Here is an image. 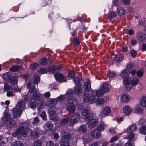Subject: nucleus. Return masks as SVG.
Masks as SVG:
<instances>
[{"instance_id": "nucleus-1", "label": "nucleus", "mask_w": 146, "mask_h": 146, "mask_svg": "<svg viewBox=\"0 0 146 146\" xmlns=\"http://www.w3.org/2000/svg\"><path fill=\"white\" fill-rule=\"evenodd\" d=\"M82 113L85 119L88 121L87 125L90 128H92L96 126L98 124L97 120L94 119L93 114L90 113L88 109L84 110Z\"/></svg>"}, {"instance_id": "nucleus-2", "label": "nucleus", "mask_w": 146, "mask_h": 146, "mask_svg": "<svg viewBox=\"0 0 146 146\" xmlns=\"http://www.w3.org/2000/svg\"><path fill=\"white\" fill-rule=\"evenodd\" d=\"M61 134L62 140L60 142L61 146H69L71 134L66 131H62Z\"/></svg>"}, {"instance_id": "nucleus-3", "label": "nucleus", "mask_w": 146, "mask_h": 146, "mask_svg": "<svg viewBox=\"0 0 146 146\" xmlns=\"http://www.w3.org/2000/svg\"><path fill=\"white\" fill-rule=\"evenodd\" d=\"M91 88V84L89 81L86 82L84 83V88L85 90L84 92V94L82 97L83 101L85 102L88 101V97L91 94L93 90H89Z\"/></svg>"}, {"instance_id": "nucleus-4", "label": "nucleus", "mask_w": 146, "mask_h": 146, "mask_svg": "<svg viewBox=\"0 0 146 146\" xmlns=\"http://www.w3.org/2000/svg\"><path fill=\"white\" fill-rule=\"evenodd\" d=\"M105 93L100 89L96 91L93 90L91 94L88 98V100L89 101H87V103L89 102L90 103H94L95 101L96 100V97L102 96Z\"/></svg>"}, {"instance_id": "nucleus-5", "label": "nucleus", "mask_w": 146, "mask_h": 146, "mask_svg": "<svg viewBox=\"0 0 146 146\" xmlns=\"http://www.w3.org/2000/svg\"><path fill=\"white\" fill-rule=\"evenodd\" d=\"M11 115L8 113H5L2 118V120L5 122L6 127L8 129L13 127L14 126L15 122L11 119Z\"/></svg>"}, {"instance_id": "nucleus-6", "label": "nucleus", "mask_w": 146, "mask_h": 146, "mask_svg": "<svg viewBox=\"0 0 146 146\" xmlns=\"http://www.w3.org/2000/svg\"><path fill=\"white\" fill-rule=\"evenodd\" d=\"M80 118V114L77 112H76L72 116L70 117L69 125L72 126H74L75 124H76L78 122Z\"/></svg>"}, {"instance_id": "nucleus-7", "label": "nucleus", "mask_w": 146, "mask_h": 146, "mask_svg": "<svg viewBox=\"0 0 146 146\" xmlns=\"http://www.w3.org/2000/svg\"><path fill=\"white\" fill-rule=\"evenodd\" d=\"M136 37L140 43L146 42V34L143 32L139 31L137 32Z\"/></svg>"}, {"instance_id": "nucleus-8", "label": "nucleus", "mask_w": 146, "mask_h": 146, "mask_svg": "<svg viewBox=\"0 0 146 146\" xmlns=\"http://www.w3.org/2000/svg\"><path fill=\"white\" fill-rule=\"evenodd\" d=\"M62 68L61 65L59 66L56 65H54L49 66L48 68V71L52 73H54L56 72L59 71L60 69Z\"/></svg>"}, {"instance_id": "nucleus-9", "label": "nucleus", "mask_w": 146, "mask_h": 146, "mask_svg": "<svg viewBox=\"0 0 146 146\" xmlns=\"http://www.w3.org/2000/svg\"><path fill=\"white\" fill-rule=\"evenodd\" d=\"M55 78L56 80L59 82H66L67 80L63 75L60 73H58L54 75Z\"/></svg>"}, {"instance_id": "nucleus-10", "label": "nucleus", "mask_w": 146, "mask_h": 146, "mask_svg": "<svg viewBox=\"0 0 146 146\" xmlns=\"http://www.w3.org/2000/svg\"><path fill=\"white\" fill-rule=\"evenodd\" d=\"M123 82L125 85V90L129 91L131 90L133 88V86H130L131 85V79L130 78L128 77L124 78Z\"/></svg>"}, {"instance_id": "nucleus-11", "label": "nucleus", "mask_w": 146, "mask_h": 146, "mask_svg": "<svg viewBox=\"0 0 146 146\" xmlns=\"http://www.w3.org/2000/svg\"><path fill=\"white\" fill-rule=\"evenodd\" d=\"M40 129L38 128H35L32 131L31 133V137L33 139H36L38 138L39 135Z\"/></svg>"}, {"instance_id": "nucleus-12", "label": "nucleus", "mask_w": 146, "mask_h": 146, "mask_svg": "<svg viewBox=\"0 0 146 146\" xmlns=\"http://www.w3.org/2000/svg\"><path fill=\"white\" fill-rule=\"evenodd\" d=\"M13 113L14 118L19 117L21 116L22 111L21 109L18 108H14L13 109Z\"/></svg>"}, {"instance_id": "nucleus-13", "label": "nucleus", "mask_w": 146, "mask_h": 146, "mask_svg": "<svg viewBox=\"0 0 146 146\" xmlns=\"http://www.w3.org/2000/svg\"><path fill=\"white\" fill-rule=\"evenodd\" d=\"M80 43L79 37H74L71 41V44L73 46H78Z\"/></svg>"}, {"instance_id": "nucleus-14", "label": "nucleus", "mask_w": 146, "mask_h": 146, "mask_svg": "<svg viewBox=\"0 0 146 146\" xmlns=\"http://www.w3.org/2000/svg\"><path fill=\"white\" fill-rule=\"evenodd\" d=\"M27 87L30 93H32L33 94L37 92L35 85L34 84L32 86V83L31 82H28L27 84Z\"/></svg>"}, {"instance_id": "nucleus-15", "label": "nucleus", "mask_w": 146, "mask_h": 146, "mask_svg": "<svg viewBox=\"0 0 146 146\" xmlns=\"http://www.w3.org/2000/svg\"><path fill=\"white\" fill-rule=\"evenodd\" d=\"M91 135L92 138L97 139L101 137V134L98 130L96 129L92 131Z\"/></svg>"}, {"instance_id": "nucleus-16", "label": "nucleus", "mask_w": 146, "mask_h": 146, "mask_svg": "<svg viewBox=\"0 0 146 146\" xmlns=\"http://www.w3.org/2000/svg\"><path fill=\"white\" fill-rule=\"evenodd\" d=\"M100 89L102 90L104 92L107 93L110 91V88L108 83H103L101 84Z\"/></svg>"}, {"instance_id": "nucleus-17", "label": "nucleus", "mask_w": 146, "mask_h": 146, "mask_svg": "<svg viewBox=\"0 0 146 146\" xmlns=\"http://www.w3.org/2000/svg\"><path fill=\"white\" fill-rule=\"evenodd\" d=\"M73 80L76 86H81L82 85V83H83V80L82 78H80L74 77Z\"/></svg>"}, {"instance_id": "nucleus-18", "label": "nucleus", "mask_w": 146, "mask_h": 146, "mask_svg": "<svg viewBox=\"0 0 146 146\" xmlns=\"http://www.w3.org/2000/svg\"><path fill=\"white\" fill-rule=\"evenodd\" d=\"M114 58L117 62H121L124 60V56L121 53H117L114 55Z\"/></svg>"}, {"instance_id": "nucleus-19", "label": "nucleus", "mask_w": 146, "mask_h": 146, "mask_svg": "<svg viewBox=\"0 0 146 146\" xmlns=\"http://www.w3.org/2000/svg\"><path fill=\"white\" fill-rule=\"evenodd\" d=\"M22 69V67L21 66L19 65H15L12 66L10 68L9 70L11 72H15Z\"/></svg>"}, {"instance_id": "nucleus-20", "label": "nucleus", "mask_w": 146, "mask_h": 146, "mask_svg": "<svg viewBox=\"0 0 146 146\" xmlns=\"http://www.w3.org/2000/svg\"><path fill=\"white\" fill-rule=\"evenodd\" d=\"M37 104V102L34 99H33L32 98L29 99L28 105L32 109H33L36 107Z\"/></svg>"}, {"instance_id": "nucleus-21", "label": "nucleus", "mask_w": 146, "mask_h": 146, "mask_svg": "<svg viewBox=\"0 0 146 146\" xmlns=\"http://www.w3.org/2000/svg\"><path fill=\"white\" fill-rule=\"evenodd\" d=\"M66 109L69 113L73 114L75 111L76 107L74 104H70L68 106Z\"/></svg>"}, {"instance_id": "nucleus-22", "label": "nucleus", "mask_w": 146, "mask_h": 146, "mask_svg": "<svg viewBox=\"0 0 146 146\" xmlns=\"http://www.w3.org/2000/svg\"><path fill=\"white\" fill-rule=\"evenodd\" d=\"M91 138L89 134H86L83 136L82 138L84 144H88L91 140Z\"/></svg>"}, {"instance_id": "nucleus-23", "label": "nucleus", "mask_w": 146, "mask_h": 146, "mask_svg": "<svg viewBox=\"0 0 146 146\" xmlns=\"http://www.w3.org/2000/svg\"><path fill=\"white\" fill-rule=\"evenodd\" d=\"M129 71L124 69L122 71L121 74V76L122 78H124L129 77Z\"/></svg>"}, {"instance_id": "nucleus-24", "label": "nucleus", "mask_w": 146, "mask_h": 146, "mask_svg": "<svg viewBox=\"0 0 146 146\" xmlns=\"http://www.w3.org/2000/svg\"><path fill=\"white\" fill-rule=\"evenodd\" d=\"M74 90V93L77 95H79L82 92V89L80 86H75Z\"/></svg>"}, {"instance_id": "nucleus-25", "label": "nucleus", "mask_w": 146, "mask_h": 146, "mask_svg": "<svg viewBox=\"0 0 146 146\" xmlns=\"http://www.w3.org/2000/svg\"><path fill=\"white\" fill-rule=\"evenodd\" d=\"M129 96L126 94H123L121 97V99L124 102H127L129 100Z\"/></svg>"}, {"instance_id": "nucleus-26", "label": "nucleus", "mask_w": 146, "mask_h": 146, "mask_svg": "<svg viewBox=\"0 0 146 146\" xmlns=\"http://www.w3.org/2000/svg\"><path fill=\"white\" fill-rule=\"evenodd\" d=\"M40 78L38 75L35 74L33 77V81L35 84H37L40 82Z\"/></svg>"}, {"instance_id": "nucleus-27", "label": "nucleus", "mask_w": 146, "mask_h": 146, "mask_svg": "<svg viewBox=\"0 0 146 146\" xmlns=\"http://www.w3.org/2000/svg\"><path fill=\"white\" fill-rule=\"evenodd\" d=\"M104 124V122H102L99 123L96 127V129L100 132L103 131L105 129Z\"/></svg>"}, {"instance_id": "nucleus-28", "label": "nucleus", "mask_w": 146, "mask_h": 146, "mask_svg": "<svg viewBox=\"0 0 146 146\" xmlns=\"http://www.w3.org/2000/svg\"><path fill=\"white\" fill-rule=\"evenodd\" d=\"M131 109L127 106H125L123 109V112L125 114H128L131 113Z\"/></svg>"}, {"instance_id": "nucleus-29", "label": "nucleus", "mask_w": 146, "mask_h": 146, "mask_svg": "<svg viewBox=\"0 0 146 146\" xmlns=\"http://www.w3.org/2000/svg\"><path fill=\"white\" fill-rule=\"evenodd\" d=\"M78 131L82 133H85L87 131V128L85 125H81L78 129Z\"/></svg>"}, {"instance_id": "nucleus-30", "label": "nucleus", "mask_w": 146, "mask_h": 146, "mask_svg": "<svg viewBox=\"0 0 146 146\" xmlns=\"http://www.w3.org/2000/svg\"><path fill=\"white\" fill-rule=\"evenodd\" d=\"M117 13L119 16H121L125 13L124 9L122 7H119L117 9Z\"/></svg>"}, {"instance_id": "nucleus-31", "label": "nucleus", "mask_w": 146, "mask_h": 146, "mask_svg": "<svg viewBox=\"0 0 146 146\" xmlns=\"http://www.w3.org/2000/svg\"><path fill=\"white\" fill-rule=\"evenodd\" d=\"M111 111V109L110 107H106L103 110L102 114L104 115H108L110 113Z\"/></svg>"}, {"instance_id": "nucleus-32", "label": "nucleus", "mask_w": 146, "mask_h": 146, "mask_svg": "<svg viewBox=\"0 0 146 146\" xmlns=\"http://www.w3.org/2000/svg\"><path fill=\"white\" fill-rule=\"evenodd\" d=\"M53 126V125L52 122L50 121L46 123L44 127L46 130H49L52 129Z\"/></svg>"}, {"instance_id": "nucleus-33", "label": "nucleus", "mask_w": 146, "mask_h": 146, "mask_svg": "<svg viewBox=\"0 0 146 146\" xmlns=\"http://www.w3.org/2000/svg\"><path fill=\"white\" fill-rule=\"evenodd\" d=\"M5 14L3 13L0 14V23H2L7 21Z\"/></svg>"}, {"instance_id": "nucleus-34", "label": "nucleus", "mask_w": 146, "mask_h": 146, "mask_svg": "<svg viewBox=\"0 0 146 146\" xmlns=\"http://www.w3.org/2000/svg\"><path fill=\"white\" fill-rule=\"evenodd\" d=\"M23 127H21V126H20L18 129L16 130L15 132L13 133V136L14 137L17 136L20 133H21V131L23 130Z\"/></svg>"}, {"instance_id": "nucleus-35", "label": "nucleus", "mask_w": 146, "mask_h": 146, "mask_svg": "<svg viewBox=\"0 0 146 146\" xmlns=\"http://www.w3.org/2000/svg\"><path fill=\"white\" fill-rule=\"evenodd\" d=\"M18 78L16 76H13L11 77L10 81V83L13 84H15L17 83V81Z\"/></svg>"}, {"instance_id": "nucleus-36", "label": "nucleus", "mask_w": 146, "mask_h": 146, "mask_svg": "<svg viewBox=\"0 0 146 146\" xmlns=\"http://www.w3.org/2000/svg\"><path fill=\"white\" fill-rule=\"evenodd\" d=\"M3 79L5 81H7L10 80L11 77L9 72L5 73L3 76Z\"/></svg>"}, {"instance_id": "nucleus-37", "label": "nucleus", "mask_w": 146, "mask_h": 146, "mask_svg": "<svg viewBox=\"0 0 146 146\" xmlns=\"http://www.w3.org/2000/svg\"><path fill=\"white\" fill-rule=\"evenodd\" d=\"M56 110L54 107H53L50 109L49 113L52 117H54L56 112Z\"/></svg>"}, {"instance_id": "nucleus-38", "label": "nucleus", "mask_w": 146, "mask_h": 146, "mask_svg": "<svg viewBox=\"0 0 146 146\" xmlns=\"http://www.w3.org/2000/svg\"><path fill=\"white\" fill-rule=\"evenodd\" d=\"M105 100L103 98H98V97H96V100L95 101L97 104H102L104 103Z\"/></svg>"}, {"instance_id": "nucleus-39", "label": "nucleus", "mask_w": 146, "mask_h": 146, "mask_svg": "<svg viewBox=\"0 0 146 146\" xmlns=\"http://www.w3.org/2000/svg\"><path fill=\"white\" fill-rule=\"evenodd\" d=\"M136 129L135 125L133 124L130 126L127 129V131L129 133H131L135 131Z\"/></svg>"}, {"instance_id": "nucleus-40", "label": "nucleus", "mask_w": 146, "mask_h": 146, "mask_svg": "<svg viewBox=\"0 0 146 146\" xmlns=\"http://www.w3.org/2000/svg\"><path fill=\"white\" fill-rule=\"evenodd\" d=\"M139 82V80L138 78H133L131 80V85L132 86H136L138 82Z\"/></svg>"}, {"instance_id": "nucleus-41", "label": "nucleus", "mask_w": 146, "mask_h": 146, "mask_svg": "<svg viewBox=\"0 0 146 146\" xmlns=\"http://www.w3.org/2000/svg\"><path fill=\"white\" fill-rule=\"evenodd\" d=\"M18 108L22 110L24 108L25 105V103L23 101L21 100L18 103Z\"/></svg>"}, {"instance_id": "nucleus-42", "label": "nucleus", "mask_w": 146, "mask_h": 146, "mask_svg": "<svg viewBox=\"0 0 146 146\" xmlns=\"http://www.w3.org/2000/svg\"><path fill=\"white\" fill-rule=\"evenodd\" d=\"M39 64L36 62H35L31 64L30 65L31 68L32 70H33L37 69L39 68Z\"/></svg>"}, {"instance_id": "nucleus-43", "label": "nucleus", "mask_w": 146, "mask_h": 146, "mask_svg": "<svg viewBox=\"0 0 146 146\" xmlns=\"http://www.w3.org/2000/svg\"><path fill=\"white\" fill-rule=\"evenodd\" d=\"M70 117H68L67 118L64 119L61 122L62 125H65L70 121Z\"/></svg>"}, {"instance_id": "nucleus-44", "label": "nucleus", "mask_w": 146, "mask_h": 146, "mask_svg": "<svg viewBox=\"0 0 146 146\" xmlns=\"http://www.w3.org/2000/svg\"><path fill=\"white\" fill-rule=\"evenodd\" d=\"M47 58L45 57H44L39 61V63L42 66L46 65L47 64Z\"/></svg>"}, {"instance_id": "nucleus-45", "label": "nucleus", "mask_w": 146, "mask_h": 146, "mask_svg": "<svg viewBox=\"0 0 146 146\" xmlns=\"http://www.w3.org/2000/svg\"><path fill=\"white\" fill-rule=\"evenodd\" d=\"M130 54L132 58H135L137 54V52L133 49H132L130 51Z\"/></svg>"}, {"instance_id": "nucleus-46", "label": "nucleus", "mask_w": 146, "mask_h": 146, "mask_svg": "<svg viewBox=\"0 0 146 146\" xmlns=\"http://www.w3.org/2000/svg\"><path fill=\"white\" fill-rule=\"evenodd\" d=\"M142 106L141 105H138L137 107L135 108V111H136L137 113H141L143 111V109Z\"/></svg>"}, {"instance_id": "nucleus-47", "label": "nucleus", "mask_w": 146, "mask_h": 146, "mask_svg": "<svg viewBox=\"0 0 146 146\" xmlns=\"http://www.w3.org/2000/svg\"><path fill=\"white\" fill-rule=\"evenodd\" d=\"M48 71V69L44 68H40L38 70V72L39 74L46 73Z\"/></svg>"}, {"instance_id": "nucleus-48", "label": "nucleus", "mask_w": 146, "mask_h": 146, "mask_svg": "<svg viewBox=\"0 0 146 146\" xmlns=\"http://www.w3.org/2000/svg\"><path fill=\"white\" fill-rule=\"evenodd\" d=\"M141 105L143 107H145L146 106V97H142L140 102Z\"/></svg>"}, {"instance_id": "nucleus-49", "label": "nucleus", "mask_w": 146, "mask_h": 146, "mask_svg": "<svg viewBox=\"0 0 146 146\" xmlns=\"http://www.w3.org/2000/svg\"><path fill=\"white\" fill-rule=\"evenodd\" d=\"M33 98V99H34L35 101H39L41 99L40 96L37 93H33L32 95Z\"/></svg>"}, {"instance_id": "nucleus-50", "label": "nucleus", "mask_w": 146, "mask_h": 146, "mask_svg": "<svg viewBox=\"0 0 146 146\" xmlns=\"http://www.w3.org/2000/svg\"><path fill=\"white\" fill-rule=\"evenodd\" d=\"M12 146H24L23 143L19 141H16L13 143Z\"/></svg>"}, {"instance_id": "nucleus-51", "label": "nucleus", "mask_w": 146, "mask_h": 146, "mask_svg": "<svg viewBox=\"0 0 146 146\" xmlns=\"http://www.w3.org/2000/svg\"><path fill=\"white\" fill-rule=\"evenodd\" d=\"M74 95V92L73 91H69L66 95V97L67 99L72 98Z\"/></svg>"}, {"instance_id": "nucleus-52", "label": "nucleus", "mask_w": 146, "mask_h": 146, "mask_svg": "<svg viewBox=\"0 0 146 146\" xmlns=\"http://www.w3.org/2000/svg\"><path fill=\"white\" fill-rule=\"evenodd\" d=\"M116 16V14L115 12H112L109 14L108 18L109 20H111L112 19H114Z\"/></svg>"}, {"instance_id": "nucleus-53", "label": "nucleus", "mask_w": 146, "mask_h": 146, "mask_svg": "<svg viewBox=\"0 0 146 146\" xmlns=\"http://www.w3.org/2000/svg\"><path fill=\"white\" fill-rule=\"evenodd\" d=\"M109 77L111 78H115L117 76L116 73L115 71H110L107 75Z\"/></svg>"}, {"instance_id": "nucleus-54", "label": "nucleus", "mask_w": 146, "mask_h": 146, "mask_svg": "<svg viewBox=\"0 0 146 146\" xmlns=\"http://www.w3.org/2000/svg\"><path fill=\"white\" fill-rule=\"evenodd\" d=\"M140 132L143 135L146 134V126H142L140 129Z\"/></svg>"}, {"instance_id": "nucleus-55", "label": "nucleus", "mask_w": 146, "mask_h": 146, "mask_svg": "<svg viewBox=\"0 0 146 146\" xmlns=\"http://www.w3.org/2000/svg\"><path fill=\"white\" fill-rule=\"evenodd\" d=\"M21 127H23V130L21 131V134L23 136L26 137L27 134V131L26 130V128L25 127V126L23 125H22Z\"/></svg>"}, {"instance_id": "nucleus-56", "label": "nucleus", "mask_w": 146, "mask_h": 146, "mask_svg": "<svg viewBox=\"0 0 146 146\" xmlns=\"http://www.w3.org/2000/svg\"><path fill=\"white\" fill-rule=\"evenodd\" d=\"M137 75L138 77L141 78L142 77L143 74V70L142 69H139L137 71Z\"/></svg>"}, {"instance_id": "nucleus-57", "label": "nucleus", "mask_w": 146, "mask_h": 146, "mask_svg": "<svg viewBox=\"0 0 146 146\" xmlns=\"http://www.w3.org/2000/svg\"><path fill=\"white\" fill-rule=\"evenodd\" d=\"M133 66L134 64L133 63L131 62H129L127 64L126 67V68L127 70H129L133 68Z\"/></svg>"}, {"instance_id": "nucleus-58", "label": "nucleus", "mask_w": 146, "mask_h": 146, "mask_svg": "<svg viewBox=\"0 0 146 146\" xmlns=\"http://www.w3.org/2000/svg\"><path fill=\"white\" fill-rule=\"evenodd\" d=\"M76 75L75 72L72 70H70L68 74V77L69 78H73Z\"/></svg>"}, {"instance_id": "nucleus-59", "label": "nucleus", "mask_w": 146, "mask_h": 146, "mask_svg": "<svg viewBox=\"0 0 146 146\" xmlns=\"http://www.w3.org/2000/svg\"><path fill=\"white\" fill-rule=\"evenodd\" d=\"M42 142L40 140L35 141L33 143V146H41Z\"/></svg>"}, {"instance_id": "nucleus-60", "label": "nucleus", "mask_w": 146, "mask_h": 146, "mask_svg": "<svg viewBox=\"0 0 146 146\" xmlns=\"http://www.w3.org/2000/svg\"><path fill=\"white\" fill-rule=\"evenodd\" d=\"M51 106L54 107L56 106L57 104V101L55 99H52L50 100Z\"/></svg>"}, {"instance_id": "nucleus-61", "label": "nucleus", "mask_w": 146, "mask_h": 146, "mask_svg": "<svg viewBox=\"0 0 146 146\" xmlns=\"http://www.w3.org/2000/svg\"><path fill=\"white\" fill-rule=\"evenodd\" d=\"M134 138V135L133 133H131L129 134L127 137V139L128 141H133Z\"/></svg>"}, {"instance_id": "nucleus-62", "label": "nucleus", "mask_w": 146, "mask_h": 146, "mask_svg": "<svg viewBox=\"0 0 146 146\" xmlns=\"http://www.w3.org/2000/svg\"><path fill=\"white\" fill-rule=\"evenodd\" d=\"M11 88V87L7 83H6L4 84V89L5 91L10 90Z\"/></svg>"}, {"instance_id": "nucleus-63", "label": "nucleus", "mask_w": 146, "mask_h": 146, "mask_svg": "<svg viewBox=\"0 0 146 146\" xmlns=\"http://www.w3.org/2000/svg\"><path fill=\"white\" fill-rule=\"evenodd\" d=\"M46 146H57L56 145H54V142L52 141L48 140L46 143Z\"/></svg>"}, {"instance_id": "nucleus-64", "label": "nucleus", "mask_w": 146, "mask_h": 146, "mask_svg": "<svg viewBox=\"0 0 146 146\" xmlns=\"http://www.w3.org/2000/svg\"><path fill=\"white\" fill-rule=\"evenodd\" d=\"M143 44H141V47L140 48V50L143 51H146V43H142Z\"/></svg>"}]
</instances>
